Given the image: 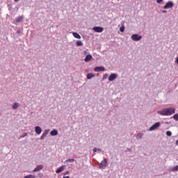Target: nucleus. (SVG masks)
<instances>
[{
	"mask_svg": "<svg viewBox=\"0 0 178 178\" xmlns=\"http://www.w3.org/2000/svg\"><path fill=\"white\" fill-rule=\"evenodd\" d=\"M176 112V109L173 107H170L167 108H163V110L158 111V115H161V116H171V115L175 114Z\"/></svg>",
	"mask_w": 178,
	"mask_h": 178,
	"instance_id": "f257e3e1",
	"label": "nucleus"
},
{
	"mask_svg": "<svg viewBox=\"0 0 178 178\" xmlns=\"http://www.w3.org/2000/svg\"><path fill=\"white\" fill-rule=\"evenodd\" d=\"M161 127V122H156L152 127L149 128V131H154V130H156L158 127Z\"/></svg>",
	"mask_w": 178,
	"mask_h": 178,
	"instance_id": "f03ea898",
	"label": "nucleus"
},
{
	"mask_svg": "<svg viewBox=\"0 0 178 178\" xmlns=\"http://www.w3.org/2000/svg\"><path fill=\"white\" fill-rule=\"evenodd\" d=\"M131 38L133 41H140L141 38H143V36L138 35V34H133L131 36Z\"/></svg>",
	"mask_w": 178,
	"mask_h": 178,
	"instance_id": "7ed1b4c3",
	"label": "nucleus"
},
{
	"mask_svg": "<svg viewBox=\"0 0 178 178\" xmlns=\"http://www.w3.org/2000/svg\"><path fill=\"white\" fill-rule=\"evenodd\" d=\"M173 8V1H168L163 6V9H170Z\"/></svg>",
	"mask_w": 178,
	"mask_h": 178,
	"instance_id": "20e7f679",
	"label": "nucleus"
},
{
	"mask_svg": "<svg viewBox=\"0 0 178 178\" xmlns=\"http://www.w3.org/2000/svg\"><path fill=\"white\" fill-rule=\"evenodd\" d=\"M106 165H108V161H106V159H104L103 161H101L99 164V168L104 169V168H106Z\"/></svg>",
	"mask_w": 178,
	"mask_h": 178,
	"instance_id": "39448f33",
	"label": "nucleus"
},
{
	"mask_svg": "<svg viewBox=\"0 0 178 178\" xmlns=\"http://www.w3.org/2000/svg\"><path fill=\"white\" fill-rule=\"evenodd\" d=\"M116 79H118V74L113 73L110 74L108 77V81H113L114 80H116Z\"/></svg>",
	"mask_w": 178,
	"mask_h": 178,
	"instance_id": "423d86ee",
	"label": "nucleus"
},
{
	"mask_svg": "<svg viewBox=\"0 0 178 178\" xmlns=\"http://www.w3.org/2000/svg\"><path fill=\"white\" fill-rule=\"evenodd\" d=\"M92 30H94L95 33H102V31H104V28L101 26H95L92 28Z\"/></svg>",
	"mask_w": 178,
	"mask_h": 178,
	"instance_id": "0eeeda50",
	"label": "nucleus"
},
{
	"mask_svg": "<svg viewBox=\"0 0 178 178\" xmlns=\"http://www.w3.org/2000/svg\"><path fill=\"white\" fill-rule=\"evenodd\" d=\"M35 133H36V134H38V136H40V134H41V133H42V129H41V127L40 126H36L35 127Z\"/></svg>",
	"mask_w": 178,
	"mask_h": 178,
	"instance_id": "6e6552de",
	"label": "nucleus"
},
{
	"mask_svg": "<svg viewBox=\"0 0 178 178\" xmlns=\"http://www.w3.org/2000/svg\"><path fill=\"white\" fill-rule=\"evenodd\" d=\"M42 169H44V166L42 165H38L35 168L33 172H40V170H42Z\"/></svg>",
	"mask_w": 178,
	"mask_h": 178,
	"instance_id": "1a4fd4ad",
	"label": "nucleus"
},
{
	"mask_svg": "<svg viewBox=\"0 0 178 178\" xmlns=\"http://www.w3.org/2000/svg\"><path fill=\"white\" fill-rule=\"evenodd\" d=\"M94 70L95 72H105V67H95L94 68Z\"/></svg>",
	"mask_w": 178,
	"mask_h": 178,
	"instance_id": "9d476101",
	"label": "nucleus"
},
{
	"mask_svg": "<svg viewBox=\"0 0 178 178\" xmlns=\"http://www.w3.org/2000/svg\"><path fill=\"white\" fill-rule=\"evenodd\" d=\"M65 170V165L59 167L56 170V173H62Z\"/></svg>",
	"mask_w": 178,
	"mask_h": 178,
	"instance_id": "9b49d317",
	"label": "nucleus"
},
{
	"mask_svg": "<svg viewBox=\"0 0 178 178\" xmlns=\"http://www.w3.org/2000/svg\"><path fill=\"white\" fill-rule=\"evenodd\" d=\"M168 172H178V165L170 168Z\"/></svg>",
	"mask_w": 178,
	"mask_h": 178,
	"instance_id": "f8f14e48",
	"label": "nucleus"
},
{
	"mask_svg": "<svg viewBox=\"0 0 178 178\" xmlns=\"http://www.w3.org/2000/svg\"><path fill=\"white\" fill-rule=\"evenodd\" d=\"M72 35L74 37V38H77V40L81 39V36L80 35V34H79V33H77L76 32H73Z\"/></svg>",
	"mask_w": 178,
	"mask_h": 178,
	"instance_id": "ddd939ff",
	"label": "nucleus"
},
{
	"mask_svg": "<svg viewBox=\"0 0 178 178\" xmlns=\"http://www.w3.org/2000/svg\"><path fill=\"white\" fill-rule=\"evenodd\" d=\"M91 59H92V56H91L90 54H88L86 56L84 60L86 62H90V60H91Z\"/></svg>",
	"mask_w": 178,
	"mask_h": 178,
	"instance_id": "4468645a",
	"label": "nucleus"
},
{
	"mask_svg": "<svg viewBox=\"0 0 178 178\" xmlns=\"http://www.w3.org/2000/svg\"><path fill=\"white\" fill-rule=\"evenodd\" d=\"M88 80H91V79H92V77H95V74H92V73H89L87 74L86 76Z\"/></svg>",
	"mask_w": 178,
	"mask_h": 178,
	"instance_id": "2eb2a0df",
	"label": "nucleus"
},
{
	"mask_svg": "<svg viewBox=\"0 0 178 178\" xmlns=\"http://www.w3.org/2000/svg\"><path fill=\"white\" fill-rule=\"evenodd\" d=\"M50 135L55 136H58V130L56 129H53L51 132H50Z\"/></svg>",
	"mask_w": 178,
	"mask_h": 178,
	"instance_id": "dca6fc26",
	"label": "nucleus"
},
{
	"mask_svg": "<svg viewBox=\"0 0 178 178\" xmlns=\"http://www.w3.org/2000/svg\"><path fill=\"white\" fill-rule=\"evenodd\" d=\"M23 19H24L23 16L16 17L15 18V22H16V23H20V22H22V20H23Z\"/></svg>",
	"mask_w": 178,
	"mask_h": 178,
	"instance_id": "f3484780",
	"label": "nucleus"
},
{
	"mask_svg": "<svg viewBox=\"0 0 178 178\" xmlns=\"http://www.w3.org/2000/svg\"><path fill=\"white\" fill-rule=\"evenodd\" d=\"M19 106H20V104L15 102L13 105V109H17V108H19Z\"/></svg>",
	"mask_w": 178,
	"mask_h": 178,
	"instance_id": "a211bd4d",
	"label": "nucleus"
},
{
	"mask_svg": "<svg viewBox=\"0 0 178 178\" xmlns=\"http://www.w3.org/2000/svg\"><path fill=\"white\" fill-rule=\"evenodd\" d=\"M144 134H143L142 133H138L136 136V140H141Z\"/></svg>",
	"mask_w": 178,
	"mask_h": 178,
	"instance_id": "6ab92c4d",
	"label": "nucleus"
},
{
	"mask_svg": "<svg viewBox=\"0 0 178 178\" xmlns=\"http://www.w3.org/2000/svg\"><path fill=\"white\" fill-rule=\"evenodd\" d=\"M24 178H37V177L34 175H28L24 176Z\"/></svg>",
	"mask_w": 178,
	"mask_h": 178,
	"instance_id": "aec40b11",
	"label": "nucleus"
},
{
	"mask_svg": "<svg viewBox=\"0 0 178 178\" xmlns=\"http://www.w3.org/2000/svg\"><path fill=\"white\" fill-rule=\"evenodd\" d=\"M76 47H81V45H83V42H81V40H77L76 42Z\"/></svg>",
	"mask_w": 178,
	"mask_h": 178,
	"instance_id": "412c9836",
	"label": "nucleus"
},
{
	"mask_svg": "<svg viewBox=\"0 0 178 178\" xmlns=\"http://www.w3.org/2000/svg\"><path fill=\"white\" fill-rule=\"evenodd\" d=\"M165 134H166L167 137H170L172 136V131H167Z\"/></svg>",
	"mask_w": 178,
	"mask_h": 178,
	"instance_id": "4be33fe9",
	"label": "nucleus"
},
{
	"mask_svg": "<svg viewBox=\"0 0 178 178\" xmlns=\"http://www.w3.org/2000/svg\"><path fill=\"white\" fill-rule=\"evenodd\" d=\"M120 31H121V33H123L124 31V25H122L120 26Z\"/></svg>",
	"mask_w": 178,
	"mask_h": 178,
	"instance_id": "5701e85b",
	"label": "nucleus"
},
{
	"mask_svg": "<svg viewBox=\"0 0 178 178\" xmlns=\"http://www.w3.org/2000/svg\"><path fill=\"white\" fill-rule=\"evenodd\" d=\"M74 162V159H69L65 161V163Z\"/></svg>",
	"mask_w": 178,
	"mask_h": 178,
	"instance_id": "b1692460",
	"label": "nucleus"
},
{
	"mask_svg": "<svg viewBox=\"0 0 178 178\" xmlns=\"http://www.w3.org/2000/svg\"><path fill=\"white\" fill-rule=\"evenodd\" d=\"M173 119H174L175 120H178V114L174 115H173Z\"/></svg>",
	"mask_w": 178,
	"mask_h": 178,
	"instance_id": "393cba45",
	"label": "nucleus"
},
{
	"mask_svg": "<svg viewBox=\"0 0 178 178\" xmlns=\"http://www.w3.org/2000/svg\"><path fill=\"white\" fill-rule=\"evenodd\" d=\"M27 133H24V134H22L21 136H20V138H24V137H27Z\"/></svg>",
	"mask_w": 178,
	"mask_h": 178,
	"instance_id": "a878e982",
	"label": "nucleus"
},
{
	"mask_svg": "<svg viewBox=\"0 0 178 178\" xmlns=\"http://www.w3.org/2000/svg\"><path fill=\"white\" fill-rule=\"evenodd\" d=\"M47 137V135L42 134V136H40V140H44Z\"/></svg>",
	"mask_w": 178,
	"mask_h": 178,
	"instance_id": "bb28decb",
	"label": "nucleus"
},
{
	"mask_svg": "<svg viewBox=\"0 0 178 178\" xmlns=\"http://www.w3.org/2000/svg\"><path fill=\"white\" fill-rule=\"evenodd\" d=\"M108 79V74H105L104 76H103V80H106Z\"/></svg>",
	"mask_w": 178,
	"mask_h": 178,
	"instance_id": "cd10ccee",
	"label": "nucleus"
},
{
	"mask_svg": "<svg viewBox=\"0 0 178 178\" xmlns=\"http://www.w3.org/2000/svg\"><path fill=\"white\" fill-rule=\"evenodd\" d=\"M48 133H49V130L45 129L43 134H44L45 136H47V135L48 134Z\"/></svg>",
	"mask_w": 178,
	"mask_h": 178,
	"instance_id": "c85d7f7f",
	"label": "nucleus"
},
{
	"mask_svg": "<svg viewBox=\"0 0 178 178\" xmlns=\"http://www.w3.org/2000/svg\"><path fill=\"white\" fill-rule=\"evenodd\" d=\"M163 0H156L157 3H161Z\"/></svg>",
	"mask_w": 178,
	"mask_h": 178,
	"instance_id": "c756f323",
	"label": "nucleus"
},
{
	"mask_svg": "<svg viewBox=\"0 0 178 178\" xmlns=\"http://www.w3.org/2000/svg\"><path fill=\"white\" fill-rule=\"evenodd\" d=\"M97 151H98L97 147L93 148V152H97Z\"/></svg>",
	"mask_w": 178,
	"mask_h": 178,
	"instance_id": "7c9ffc66",
	"label": "nucleus"
},
{
	"mask_svg": "<svg viewBox=\"0 0 178 178\" xmlns=\"http://www.w3.org/2000/svg\"><path fill=\"white\" fill-rule=\"evenodd\" d=\"M161 12H162V13H168V11H166V10H162Z\"/></svg>",
	"mask_w": 178,
	"mask_h": 178,
	"instance_id": "2f4dec72",
	"label": "nucleus"
},
{
	"mask_svg": "<svg viewBox=\"0 0 178 178\" xmlns=\"http://www.w3.org/2000/svg\"><path fill=\"white\" fill-rule=\"evenodd\" d=\"M63 178H70V177H69V176H64V177H63Z\"/></svg>",
	"mask_w": 178,
	"mask_h": 178,
	"instance_id": "473e14b6",
	"label": "nucleus"
},
{
	"mask_svg": "<svg viewBox=\"0 0 178 178\" xmlns=\"http://www.w3.org/2000/svg\"><path fill=\"white\" fill-rule=\"evenodd\" d=\"M66 175H69V171H67V172H66L65 173V175L66 176Z\"/></svg>",
	"mask_w": 178,
	"mask_h": 178,
	"instance_id": "72a5a7b5",
	"label": "nucleus"
},
{
	"mask_svg": "<svg viewBox=\"0 0 178 178\" xmlns=\"http://www.w3.org/2000/svg\"><path fill=\"white\" fill-rule=\"evenodd\" d=\"M176 145H178V140L175 142Z\"/></svg>",
	"mask_w": 178,
	"mask_h": 178,
	"instance_id": "f704fd0d",
	"label": "nucleus"
},
{
	"mask_svg": "<svg viewBox=\"0 0 178 178\" xmlns=\"http://www.w3.org/2000/svg\"><path fill=\"white\" fill-rule=\"evenodd\" d=\"M127 151L130 152V151H131V149H130V148H128V149H127Z\"/></svg>",
	"mask_w": 178,
	"mask_h": 178,
	"instance_id": "c9c22d12",
	"label": "nucleus"
},
{
	"mask_svg": "<svg viewBox=\"0 0 178 178\" xmlns=\"http://www.w3.org/2000/svg\"><path fill=\"white\" fill-rule=\"evenodd\" d=\"M15 1V2H19V1H20V0H14Z\"/></svg>",
	"mask_w": 178,
	"mask_h": 178,
	"instance_id": "e433bc0d",
	"label": "nucleus"
},
{
	"mask_svg": "<svg viewBox=\"0 0 178 178\" xmlns=\"http://www.w3.org/2000/svg\"><path fill=\"white\" fill-rule=\"evenodd\" d=\"M19 33H20V31H17V33L19 34Z\"/></svg>",
	"mask_w": 178,
	"mask_h": 178,
	"instance_id": "4c0bfd02",
	"label": "nucleus"
},
{
	"mask_svg": "<svg viewBox=\"0 0 178 178\" xmlns=\"http://www.w3.org/2000/svg\"><path fill=\"white\" fill-rule=\"evenodd\" d=\"M97 151H101V149H97Z\"/></svg>",
	"mask_w": 178,
	"mask_h": 178,
	"instance_id": "58836bf2",
	"label": "nucleus"
},
{
	"mask_svg": "<svg viewBox=\"0 0 178 178\" xmlns=\"http://www.w3.org/2000/svg\"><path fill=\"white\" fill-rule=\"evenodd\" d=\"M84 54H87V51H84Z\"/></svg>",
	"mask_w": 178,
	"mask_h": 178,
	"instance_id": "ea45409f",
	"label": "nucleus"
}]
</instances>
